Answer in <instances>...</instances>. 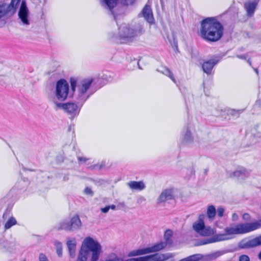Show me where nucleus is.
Masks as SVG:
<instances>
[{
  "label": "nucleus",
  "mask_w": 261,
  "mask_h": 261,
  "mask_svg": "<svg viewBox=\"0 0 261 261\" xmlns=\"http://www.w3.org/2000/svg\"><path fill=\"white\" fill-rule=\"evenodd\" d=\"M99 79L88 77L82 80L80 83L77 84V80L74 77H71L69 80L72 96L74 95L77 104L74 102L61 103L54 101L57 108L64 110L72 117L79 115L80 109L86 100L95 91H91L90 88L92 85L98 82Z\"/></svg>",
  "instance_id": "nucleus-1"
},
{
  "label": "nucleus",
  "mask_w": 261,
  "mask_h": 261,
  "mask_svg": "<svg viewBox=\"0 0 261 261\" xmlns=\"http://www.w3.org/2000/svg\"><path fill=\"white\" fill-rule=\"evenodd\" d=\"M223 26L215 17H207L200 22V35L207 42H216L223 35Z\"/></svg>",
  "instance_id": "nucleus-2"
},
{
  "label": "nucleus",
  "mask_w": 261,
  "mask_h": 261,
  "mask_svg": "<svg viewBox=\"0 0 261 261\" xmlns=\"http://www.w3.org/2000/svg\"><path fill=\"white\" fill-rule=\"evenodd\" d=\"M118 34L111 33L110 39L117 44H129L133 42L136 37L142 35L145 33L143 25L138 23L134 28H130L126 25H121L118 28Z\"/></svg>",
  "instance_id": "nucleus-3"
},
{
  "label": "nucleus",
  "mask_w": 261,
  "mask_h": 261,
  "mask_svg": "<svg viewBox=\"0 0 261 261\" xmlns=\"http://www.w3.org/2000/svg\"><path fill=\"white\" fill-rule=\"evenodd\" d=\"M172 236V231L170 229H168L165 231L164 234L165 242L162 241L155 244L151 247L131 251L128 253L127 256L128 257L136 256L159 251L165 248L168 244H171L172 243V241L171 239Z\"/></svg>",
  "instance_id": "nucleus-4"
},
{
  "label": "nucleus",
  "mask_w": 261,
  "mask_h": 261,
  "mask_svg": "<svg viewBox=\"0 0 261 261\" xmlns=\"http://www.w3.org/2000/svg\"><path fill=\"white\" fill-rule=\"evenodd\" d=\"M261 228V218L251 223H240L235 228H227L226 232L229 234H242L253 231Z\"/></svg>",
  "instance_id": "nucleus-5"
},
{
  "label": "nucleus",
  "mask_w": 261,
  "mask_h": 261,
  "mask_svg": "<svg viewBox=\"0 0 261 261\" xmlns=\"http://www.w3.org/2000/svg\"><path fill=\"white\" fill-rule=\"evenodd\" d=\"M99 244V243L93 238H86L79 252L76 261H87L89 252H92L91 256H92L94 252L97 250L96 246Z\"/></svg>",
  "instance_id": "nucleus-6"
},
{
  "label": "nucleus",
  "mask_w": 261,
  "mask_h": 261,
  "mask_svg": "<svg viewBox=\"0 0 261 261\" xmlns=\"http://www.w3.org/2000/svg\"><path fill=\"white\" fill-rule=\"evenodd\" d=\"M82 222L77 215H74L70 220L65 219L61 221L58 226V230H64L67 231H73L80 228Z\"/></svg>",
  "instance_id": "nucleus-7"
},
{
  "label": "nucleus",
  "mask_w": 261,
  "mask_h": 261,
  "mask_svg": "<svg viewBox=\"0 0 261 261\" xmlns=\"http://www.w3.org/2000/svg\"><path fill=\"white\" fill-rule=\"evenodd\" d=\"M69 93V84L64 79H61L56 84L55 97L59 101H65Z\"/></svg>",
  "instance_id": "nucleus-8"
},
{
  "label": "nucleus",
  "mask_w": 261,
  "mask_h": 261,
  "mask_svg": "<svg viewBox=\"0 0 261 261\" xmlns=\"http://www.w3.org/2000/svg\"><path fill=\"white\" fill-rule=\"evenodd\" d=\"M18 18L20 20V24L27 26L30 25L29 10L27 6L25 0H22L18 13Z\"/></svg>",
  "instance_id": "nucleus-9"
},
{
  "label": "nucleus",
  "mask_w": 261,
  "mask_h": 261,
  "mask_svg": "<svg viewBox=\"0 0 261 261\" xmlns=\"http://www.w3.org/2000/svg\"><path fill=\"white\" fill-rule=\"evenodd\" d=\"M259 246H261V234L250 240L247 239L241 240L238 244L237 250L248 249Z\"/></svg>",
  "instance_id": "nucleus-10"
},
{
  "label": "nucleus",
  "mask_w": 261,
  "mask_h": 261,
  "mask_svg": "<svg viewBox=\"0 0 261 261\" xmlns=\"http://www.w3.org/2000/svg\"><path fill=\"white\" fill-rule=\"evenodd\" d=\"M141 16L143 17L144 19L149 24L154 23V19L150 6L147 4L145 5L142 11L139 14V16Z\"/></svg>",
  "instance_id": "nucleus-11"
},
{
  "label": "nucleus",
  "mask_w": 261,
  "mask_h": 261,
  "mask_svg": "<svg viewBox=\"0 0 261 261\" xmlns=\"http://www.w3.org/2000/svg\"><path fill=\"white\" fill-rule=\"evenodd\" d=\"M220 61V58L216 57L204 62L202 65L203 71L207 74H210L215 65Z\"/></svg>",
  "instance_id": "nucleus-12"
},
{
  "label": "nucleus",
  "mask_w": 261,
  "mask_h": 261,
  "mask_svg": "<svg viewBox=\"0 0 261 261\" xmlns=\"http://www.w3.org/2000/svg\"><path fill=\"white\" fill-rule=\"evenodd\" d=\"M173 191L171 189H166L163 190L157 199V204L160 205L167 200L174 199Z\"/></svg>",
  "instance_id": "nucleus-13"
},
{
  "label": "nucleus",
  "mask_w": 261,
  "mask_h": 261,
  "mask_svg": "<svg viewBox=\"0 0 261 261\" xmlns=\"http://www.w3.org/2000/svg\"><path fill=\"white\" fill-rule=\"evenodd\" d=\"M258 1L259 0H255L253 2L248 1L244 3V7L246 11L247 15L248 17L253 16L256 9Z\"/></svg>",
  "instance_id": "nucleus-14"
},
{
  "label": "nucleus",
  "mask_w": 261,
  "mask_h": 261,
  "mask_svg": "<svg viewBox=\"0 0 261 261\" xmlns=\"http://www.w3.org/2000/svg\"><path fill=\"white\" fill-rule=\"evenodd\" d=\"M16 8L14 6V1L11 2L9 5L6 4L0 5V19L5 16L9 12L12 11L14 13Z\"/></svg>",
  "instance_id": "nucleus-15"
},
{
  "label": "nucleus",
  "mask_w": 261,
  "mask_h": 261,
  "mask_svg": "<svg viewBox=\"0 0 261 261\" xmlns=\"http://www.w3.org/2000/svg\"><path fill=\"white\" fill-rule=\"evenodd\" d=\"M250 171L244 168H240L236 171H234L231 176L236 177L239 180H244L250 175Z\"/></svg>",
  "instance_id": "nucleus-16"
},
{
  "label": "nucleus",
  "mask_w": 261,
  "mask_h": 261,
  "mask_svg": "<svg viewBox=\"0 0 261 261\" xmlns=\"http://www.w3.org/2000/svg\"><path fill=\"white\" fill-rule=\"evenodd\" d=\"M205 217V216L204 214L199 215L198 221L194 223L193 225V229L199 234L203 229L205 226L204 222Z\"/></svg>",
  "instance_id": "nucleus-17"
},
{
  "label": "nucleus",
  "mask_w": 261,
  "mask_h": 261,
  "mask_svg": "<svg viewBox=\"0 0 261 261\" xmlns=\"http://www.w3.org/2000/svg\"><path fill=\"white\" fill-rule=\"evenodd\" d=\"M127 185L132 190L138 191H142L146 187L143 181H130L127 183Z\"/></svg>",
  "instance_id": "nucleus-18"
},
{
  "label": "nucleus",
  "mask_w": 261,
  "mask_h": 261,
  "mask_svg": "<svg viewBox=\"0 0 261 261\" xmlns=\"http://www.w3.org/2000/svg\"><path fill=\"white\" fill-rule=\"evenodd\" d=\"M193 137L189 129L187 127L182 134L181 142L184 144H190L193 142Z\"/></svg>",
  "instance_id": "nucleus-19"
},
{
  "label": "nucleus",
  "mask_w": 261,
  "mask_h": 261,
  "mask_svg": "<svg viewBox=\"0 0 261 261\" xmlns=\"http://www.w3.org/2000/svg\"><path fill=\"white\" fill-rule=\"evenodd\" d=\"M153 261H165L173 257L171 253H167L165 254L154 253L151 254Z\"/></svg>",
  "instance_id": "nucleus-20"
},
{
  "label": "nucleus",
  "mask_w": 261,
  "mask_h": 261,
  "mask_svg": "<svg viewBox=\"0 0 261 261\" xmlns=\"http://www.w3.org/2000/svg\"><path fill=\"white\" fill-rule=\"evenodd\" d=\"M76 241L75 239L68 240L67 246L68 249L69 255L71 258H74L75 256Z\"/></svg>",
  "instance_id": "nucleus-21"
},
{
  "label": "nucleus",
  "mask_w": 261,
  "mask_h": 261,
  "mask_svg": "<svg viewBox=\"0 0 261 261\" xmlns=\"http://www.w3.org/2000/svg\"><path fill=\"white\" fill-rule=\"evenodd\" d=\"M216 215V209L213 205H208L207 207L206 217L210 221H213Z\"/></svg>",
  "instance_id": "nucleus-22"
},
{
  "label": "nucleus",
  "mask_w": 261,
  "mask_h": 261,
  "mask_svg": "<svg viewBox=\"0 0 261 261\" xmlns=\"http://www.w3.org/2000/svg\"><path fill=\"white\" fill-rule=\"evenodd\" d=\"M101 5L105 8L112 10L116 5L118 0H100Z\"/></svg>",
  "instance_id": "nucleus-23"
},
{
  "label": "nucleus",
  "mask_w": 261,
  "mask_h": 261,
  "mask_svg": "<svg viewBox=\"0 0 261 261\" xmlns=\"http://www.w3.org/2000/svg\"><path fill=\"white\" fill-rule=\"evenodd\" d=\"M225 253L224 251H217L205 256V259L207 261H211L217 259L219 256L222 255Z\"/></svg>",
  "instance_id": "nucleus-24"
},
{
  "label": "nucleus",
  "mask_w": 261,
  "mask_h": 261,
  "mask_svg": "<svg viewBox=\"0 0 261 261\" xmlns=\"http://www.w3.org/2000/svg\"><path fill=\"white\" fill-rule=\"evenodd\" d=\"M228 227H226L225 229V231H226V229ZM226 232V231H225ZM226 234L222 233V234H218L214 236L213 237H211L212 243H215L217 242H220L222 241H225L228 239V238L227 237V234L228 233L226 232ZM228 235H229L228 234Z\"/></svg>",
  "instance_id": "nucleus-25"
},
{
  "label": "nucleus",
  "mask_w": 261,
  "mask_h": 261,
  "mask_svg": "<svg viewBox=\"0 0 261 261\" xmlns=\"http://www.w3.org/2000/svg\"><path fill=\"white\" fill-rule=\"evenodd\" d=\"M158 71L168 76L174 83H176L175 79L174 77L172 72L167 67H164L163 70L161 71L157 70Z\"/></svg>",
  "instance_id": "nucleus-26"
},
{
  "label": "nucleus",
  "mask_w": 261,
  "mask_h": 261,
  "mask_svg": "<svg viewBox=\"0 0 261 261\" xmlns=\"http://www.w3.org/2000/svg\"><path fill=\"white\" fill-rule=\"evenodd\" d=\"M17 223L16 219L14 217H11L5 223V229H8Z\"/></svg>",
  "instance_id": "nucleus-27"
},
{
  "label": "nucleus",
  "mask_w": 261,
  "mask_h": 261,
  "mask_svg": "<svg viewBox=\"0 0 261 261\" xmlns=\"http://www.w3.org/2000/svg\"><path fill=\"white\" fill-rule=\"evenodd\" d=\"M214 233L213 229H212L210 227H206L204 226V227L201 232L200 233V235L202 236H209Z\"/></svg>",
  "instance_id": "nucleus-28"
},
{
  "label": "nucleus",
  "mask_w": 261,
  "mask_h": 261,
  "mask_svg": "<svg viewBox=\"0 0 261 261\" xmlns=\"http://www.w3.org/2000/svg\"><path fill=\"white\" fill-rule=\"evenodd\" d=\"M28 185V179H21L16 185V187L19 188L20 189H23Z\"/></svg>",
  "instance_id": "nucleus-29"
},
{
  "label": "nucleus",
  "mask_w": 261,
  "mask_h": 261,
  "mask_svg": "<svg viewBox=\"0 0 261 261\" xmlns=\"http://www.w3.org/2000/svg\"><path fill=\"white\" fill-rule=\"evenodd\" d=\"M101 79L105 82H109L112 80V76L111 75V73L107 72L101 75Z\"/></svg>",
  "instance_id": "nucleus-30"
},
{
  "label": "nucleus",
  "mask_w": 261,
  "mask_h": 261,
  "mask_svg": "<svg viewBox=\"0 0 261 261\" xmlns=\"http://www.w3.org/2000/svg\"><path fill=\"white\" fill-rule=\"evenodd\" d=\"M210 243H212L211 238L199 240L197 245H203Z\"/></svg>",
  "instance_id": "nucleus-31"
},
{
  "label": "nucleus",
  "mask_w": 261,
  "mask_h": 261,
  "mask_svg": "<svg viewBox=\"0 0 261 261\" xmlns=\"http://www.w3.org/2000/svg\"><path fill=\"white\" fill-rule=\"evenodd\" d=\"M138 261H153L151 255L138 257Z\"/></svg>",
  "instance_id": "nucleus-32"
},
{
  "label": "nucleus",
  "mask_w": 261,
  "mask_h": 261,
  "mask_svg": "<svg viewBox=\"0 0 261 261\" xmlns=\"http://www.w3.org/2000/svg\"><path fill=\"white\" fill-rule=\"evenodd\" d=\"M243 111V110H234V109H232V110H230V114L232 115V116H237V117H238L239 116V115L242 113Z\"/></svg>",
  "instance_id": "nucleus-33"
},
{
  "label": "nucleus",
  "mask_w": 261,
  "mask_h": 261,
  "mask_svg": "<svg viewBox=\"0 0 261 261\" xmlns=\"http://www.w3.org/2000/svg\"><path fill=\"white\" fill-rule=\"evenodd\" d=\"M136 0H122L121 4L125 6L132 5Z\"/></svg>",
  "instance_id": "nucleus-34"
},
{
  "label": "nucleus",
  "mask_w": 261,
  "mask_h": 261,
  "mask_svg": "<svg viewBox=\"0 0 261 261\" xmlns=\"http://www.w3.org/2000/svg\"><path fill=\"white\" fill-rule=\"evenodd\" d=\"M217 213V215L218 217H222L224 215V209L222 207H219L216 210V213Z\"/></svg>",
  "instance_id": "nucleus-35"
},
{
  "label": "nucleus",
  "mask_w": 261,
  "mask_h": 261,
  "mask_svg": "<svg viewBox=\"0 0 261 261\" xmlns=\"http://www.w3.org/2000/svg\"><path fill=\"white\" fill-rule=\"evenodd\" d=\"M242 218L245 222H249L251 220V216L248 213H244L242 216Z\"/></svg>",
  "instance_id": "nucleus-36"
},
{
  "label": "nucleus",
  "mask_w": 261,
  "mask_h": 261,
  "mask_svg": "<svg viewBox=\"0 0 261 261\" xmlns=\"http://www.w3.org/2000/svg\"><path fill=\"white\" fill-rule=\"evenodd\" d=\"M239 261H250V259L247 255L243 254L240 256Z\"/></svg>",
  "instance_id": "nucleus-37"
},
{
  "label": "nucleus",
  "mask_w": 261,
  "mask_h": 261,
  "mask_svg": "<svg viewBox=\"0 0 261 261\" xmlns=\"http://www.w3.org/2000/svg\"><path fill=\"white\" fill-rule=\"evenodd\" d=\"M84 192L86 194L92 196L93 195V192L92 189L89 187H86L84 190Z\"/></svg>",
  "instance_id": "nucleus-38"
},
{
  "label": "nucleus",
  "mask_w": 261,
  "mask_h": 261,
  "mask_svg": "<svg viewBox=\"0 0 261 261\" xmlns=\"http://www.w3.org/2000/svg\"><path fill=\"white\" fill-rule=\"evenodd\" d=\"M39 261H48L46 256L42 253L39 254Z\"/></svg>",
  "instance_id": "nucleus-39"
},
{
  "label": "nucleus",
  "mask_w": 261,
  "mask_h": 261,
  "mask_svg": "<svg viewBox=\"0 0 261 261\" xmlns=\"http://www.w3.org/2000/svg\"><path fill=\"white\" fill-rule=\"evenodd\" d=\"M145 201H146L145 198L143 196H140L138 198L137 202L138 204H141L142 203L144 202Z\"/></svg>",
  "instance_id": "nucleus-40"
},
{
  "label": "nucleus",
  "mask_w": 261,
  "mask_h": 261,
  "mask_svg": "<svg viewBox=\"0 0 261 261\" xmlns=\"http://www.w3.org/2000/svg\"><path fill=\"white\" fill-rule=\"evenodd\" d=\"M54 245L56 246L57 249L62 248V243L59 241H56L54 242Z\"/></svg>",
  "instance_id": "nucleus-41"
},
{
  "label": "nucleus",
  "mask_w": 261,
  "mask_h": 261,
  "mask_svg": "<svg viewBox=\"0 0 261 261\" xmlns=\"http://www.w3.org/2000/svg\"><path fill=\"white\" fill-rule=\"evenodd\" d=\"M189 172H190V175L186 176L185 178L189 179L192 175H194L195 174V171H194V169L193 168H191L189 169Z\"/></svg>",
  "instance_id": "nucleus-42"
},
{
  "label": "nucleus",
  "mask_w": 261,
  "mask_h": 261,
  "mask_svg": "<svg viewBox=\"0 0 261 261\" xmlns=\"http://www.w3.org/2000/svg\"><path fill=\"white\" fill-rule=\"evenodd\" d=\"M237 58L243 59V60H246L248 57L247 54H244V55H237Z\"/></svg>",
  "instance_id": "nucleus-43"
},
{
  "label": "nucleus",
  "mask_w": 261,
  "mask_h": 261,
  "mask_svg": "<svg viewBox=\"0 0 261 261\" xmlns=\"http://www.w3.org/2000/svg\"><path fill=\"white\" fill-rule=\"evenodd\" d=\"M77 160L79 162H86L87 161H88V159L85 157L79 156L77 158Z\"/></svg>",
  "instance_id": "nucleus-44"
},
{
  "label": "nucleus",
  "mask_w": 261,
  "mask_h": 261,
  "mask_svg": "<svg viewBox=\"0 0 261 261\" xmlns=\"http://www.w3.org/2000/svg\"><path fill=\"white\" fill-rule=\"evenodd\" d=\"M120 261H138V257L136 258H130L125 260H124L123 258H120Z\"/></svg>",
  "instance_id": "nucleus-45"
},
{
  "label": "nucleus",
  "mask_w": 261,
  "mask_h": 261,
  "mask_svg": "<svg viewBox=\"0 0 261 261\" xmlns=\"http://www.w3.org/2000/svg\"><path fill=\"white\" fill-rule=\"evenodd\" d=\"M109 206H106L105 207L101 208V211L103 213H107L109 211Z\"/></svg>",
  "instance_id": "nucleus-46"
},
{
  "label": "nucleus",
  "mask_w": 261,
  "mask_h": 261,
  "mask_svg": "<svg viewBox=\"0 0 261 261\" xmlns=\"http://www.w3.org/2000/svg\"><path fill=\"white\" fill-rule=\"evenodd\" d=\"M12 1H14V6L17 9L21 0H11V2H12Z\"/></svg>",
  "instance_id": "nucleus-47"
},
{
  "label": "nucleus",
  "mask_w": 261,
  "mask_h": 261,
  "mask_svg": "<svg viewBox=\"0 0 261 261\" xmlns=\"http://www.w3.org/2000/svg\"><path fill=\"white\" fill-rule=\"evenodd\" d=\"M182 93L184 96V98H185V103H186V105L187 106L188 105V100H189V97H187L186 94L185 93V92L184 91H182Z\"/></svg>",
  "instance_id": "nucleus-48"
},
{
  "label": "nucleus",
  "mask_w": 261,
  "mask_h": 261,
  "mask_svg": "<svg viewBox=\"0 0 261 261\" xmlns=\"http://www.w3.org/2000/svg\"><path fill=\"white\" fill-rule=\"evenodd\" d=\"M57 253L59 257H61L62 256V248L57 249Z\"/></svg>",
  "instance_id": "nucleus-49"
},
{
  "label": "nucleus",
  "mask_w": 261,
  "mask_h": 261,
  "mask_svg": "<svg viewBox=\"0 0 261 261\" xmlns=\"http://www.w3.org/2000/svg\"><path fill=\"white\" fill-rule=\"evenodd\" d=\"M253 136L255 138L261 139V133L260 132H257L256 133L254 134L253 135Z\"/></svg>",
  "instance_id": "nucleus-50"
},
{
  "label": "nucleus",
  "mask_w": 261,
  "mask_h": 261,
  "mask_svg": "<svg viewBox=\"0 0 261 261\" xmlns=\"http://www.w3.org/2000/svg\"><path fill=\"white\" fill-rule=\"evenodd\" d=\"M238 218V216L236 213H233L232 216V219L233 221H236Z\"/></svg>",
  "instance_id": "nucleus-51"
},
{
  "label": "nucleus",
  "mask_w": 261,
  "mask_h": 261,
  "mask_svg": "<svg viewBox=\"0 0 261 261\" xmlns=\"http://www.w3.org/2000/svg\"><path fill=\"white\" fill-rule=\"evenodd\" d=\"M109 207V209H112V210H115L116 209V206L114 204H112V205H108Z\"/></svg>",
  "instance_id": "nucleus-52"
},
{
  "label": "nucleus",
  "mask_w": 261,
  "mask_h": 261,
  "mask_svg": "<svg viewBox=\"0 0 261 261\" xmlns=\"http://www.w3.org/2000/svg\"><path fill=\"white\" fill-rule=\"evenodd\" d=\"M22 169L24 171H34V170L31 169H27V168L24 167L23 166H22Z\"/></svg>",
  "instance_id": "nucleus-53"
},
{
  "label": "nucleus",
  "mask_w": 261,
  "mask_h": 261,
  "mask_svg": "<svg viewBox=\"0 0 261 261\" xmlns=\"http://www.w3.org/2000/svg\"><path fill=\"white\" fill-rule=\"evenodd\" d=\"M126 59L127 61H130V62L132 61L133 60H135V59H133L131 57H126Z\"/></svg>",
  "instance_id": "nucleus-54"
},
{
  "label": "nucleus",
  "mask_w": 261,
  "mask_h": 261,
  "mask_svg": "<svg viewBox=\"0 0 261 261\" xmlns=\"http://www.w3.org/2000/svg\"><path fill=\"white\" fill-rule=\"evenodd\" d=\"M255 105H257V106H261V101H260V100H257V101H256Z\"/></svg>",
  "instance_id": "nucleus-55"
},
{
  "label": "nucleus",
  "mask_w": 261,
  "mask_h": 261,
  "mask_svg": "<svg viewBox=\"0 0 261 261\" xmlns=\"http://www.w3.org/2000/svg\"><path fill=\"white\" fill-rule=\"evenodd\" d=\"M208 169H205L204 170V174L206 175L207 173H208Z\"/></svg>",
  "instance_id": "nucleus-56"
},
{
  "label": "nucleus",
  "mask_w": 261,
  "mask_h": 261,
  "mask_svg": "<svg viewBox=\"0 0 261 261\" xmlns=\"http://www.w3.org/2000/svg\"><path fill=\"white\" fill-rule=\"evenodd\" d=\"M258 258L259 260H261V251L259 252L258 254Z\"/></svg>",
  "instance_id": "nucleus-57"
},
{
  "label": "nucleus",
  "mask_w": 261,
  "mask_h": 261,
  "mask_svg": "<svg viewBox=\"0 0 261 261\" xmlns=\"http://www.w3.org/2000/svg\"><path fill=\"white\" fill-rule=\"evenodd\" d=\"M247 62L250 65H251V62L250 59L247 60Z\"/></svg>",
  "instance_id": "nucleus-58"
},
{
  "label": "nucleus",
  "mask_w": 261,
  "mask_h": 261,
  "mask_svg": "<svg viewBox=\"0 0 261 261\" xmlns=\"http://www.w3.org/2000/svg\"><path fill=\"white\" fill-rule=\"evenodd\" d=\"M180 90L181 91V92H182V89H180ZM186 89H185L182 90V91L185 92V94H186Z\"/></svg>",
  "instance_id": "nucleus-59"
},
{
  "label": "nucleus",
  "mask_w": 261,
  "mask_h": 261,
  "mask_svg": "<svg viewBox=\"0 0 261 261\" xmlns=\"http://www.w3.org/2000/svg\"><path fill=\"white\" fill-rule=\"evenodd\" d=\"M180 90L181 91V92H182V89H180ZM186 89H185L182 90V91L185 92V94H186Z\"/></svg>",
  "instance_id": "nucleus-60"
},
{
  "label": "nucleus",
  "mask_w": 261,
  "mask_h": 261,
  "mask_svg": "<svg viewBox=\"0 0 261 261\" xmlns=\"http://www.w3.org/2000/svg\"><path fill=\"white\" fill-rule=\"evenodd\" d=\"M71 126H70L69 127V128H68V130H69V131H70V130H71Z\"/></svg>",
  "instance_id": "nucleus-61"
},
{
  "label": "nucleus",
  "mask_w": 261,
  "mask_h": 261,
  "mask_svg": "<svg viewBox=\"0 0 261 261\" xmlns=\"http://www.w3.org/2000/svg\"><path fill=\"white\" fill-rule=\"evenodd\" d=\"M255 72L257 73H258V70L257 69H254Z\"/></svg>",
  "instance_id": "nucleus-62"
},
{
  "label": "nucleus",
  "mask_w": 261,
  "mask_h": 261,
  "mask_svg": "<svg viewBox=\"0 0 261 261\" xmlns=\"http://www.w3.org/2000/svg\"><path fill=\"white\" fill-rule=\"evenodd\" d=\"M102 165H100L99 168L101 169L102 168Z\"/></svg>",
  "instance_id": "nucleus-63"
},
{
  "label": "nucleus",
  "mask_w": 261,
  "mask_h": 261,
  "mask_svg": "<svg viewBox=\"0 0 261 261\" xmlns=\"http://www.w3.org/2000/svg\"><path fill=\"white\" fill-rule=\"evenodd\" d=\"M23 261H26V260H25V259H24V260H23Z\"/></svg>",
  "instance_id": "nucleus-64"
}]
</instances>
